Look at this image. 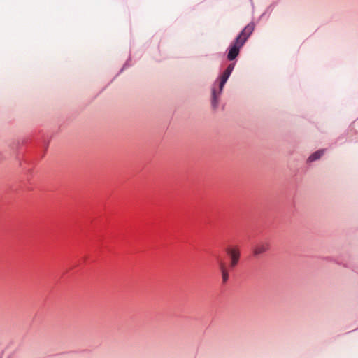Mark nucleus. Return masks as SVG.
I'll list each match as a JSON object with an SVG mask.
<instances>
[{
	"label": "nucleus",
	"instance_id": "obj_7",
	"mask_svg": "<svg viewBox=\"0 0 358 358\" xmlns=\"http://www.w3.org/2000/svg\"><path fill=\"white\" fill-rule=\"evenodd\" d=\"M324 150H320L313 153L308 159L309 162H314L318 159H320L324 154Z\"/></svg>",
	"mask_w": 358,
	"mask_h": 358
},
{
	"label": "nucleus",
	"instance_id": "obj_2",
	"mask_svg": "<svg viewBox=\"0 0 358 358\" xmlns=\"http://www.w3.org/2000/svg\"><path fill=\"white\" fill-rule=\"evenodd\" d=\"M244 45V40L241 41L240 37H236V39L231 43L229 52L227 54V58L229 60H234L239 54L240 49Z\"/></svg>",
	"mask_w": 358,
	"mask_h": 358
},
{
	"label": "nucleus",
	"instance_id": "obj_3",
	"mask_svg": "<svg viewBox=\"0 0 358 358\" xmlns=\"http://www.w3.org/2000/svg\"><path fill=\"white\" fill-rule=\"evenodd\" d=\"M227 253L230 258V267H235L238 262L240 257V250L236 246L229 247L227 249Z\"/></svg>",
	"mask_w": 358,
	"mask_h": 358
},
{
	"label": "nucleus",
	"instance_id": "obj_6",
	"mask_svg": "<svg viewBox=\"0 0 358 358\" xmlns=\"http://www.w3.org/2000/svg\"><path fill=\"white\" fill-rule=\"evenodd\" d=\"M219 268L222 273V281L225 283L229 279V273L225 264L222 261L219 262Z\"/></svg>",
	"mask_w": 358,
	"mask_h": 358
},
{
	"label": "nucleus",
	"instance_id": "obj_5",
	"mask_svg": "<svg viewBox=\"0 0 358 358\" xmlns=\"http://www.w3.org/2000/svg\"><path fill=\"white\" fill-rule=\"evenodd\" d=\"M254 30V24L250 23L248 24L245 28L242 30V31L239 34L237 37H240L241 41L244 40V43L246 42L248 37L252 33Z\"/></svg>",
	"mask_w": 358,
	"mask_h": 358
},
{
	"label": "nucleus",
	"instance_id": "obj_1",
	"mask_svg": "<svg viewBox=\"0 0 358 358\" xmlns=\"http://www.w3.org/2000/svg\"><path fill=\"white\" fill-rule=\"evenodd\" d=\"M235 66V63H231L226 70L220 76L217 80L214 83L212 87L211 104L213 108L218 106L219 98L222 94L223 87L232 73Z\"/></svg>",
	"mask_w": 358,
	"mask_h": 358
},
{
	"label": "nucleus",
	"instance_id": "obj_4",
	"mask_svg": "<svg viewBox=\"0 0 358 358\" xmlns=\"http://www.w3.org/2000/svg\"><path fill=\"white\" fill-rule=\"evenodd\" d=\"M269 249V243L266 241H260L256 244L253 249V254L255 256L259 255Z\"/></svg>",
	"mask_w": 358,
	"mask_h": 358
}]
</instances>
